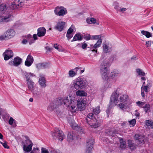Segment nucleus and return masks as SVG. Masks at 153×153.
<instances>
[{
	"mask_svg": "<svg viewBox=\"0 0 153 153\" xmlns=\"http://www.w3.org/2000/svg\"><path fill=\"white\" fill-rule=\"evenodd\" d=\"M64 104L66 107H70V110H73L75 108L76 103L74 98L69 96L67 97H60L55 102V108H57Z\"/></svg>",
	"mask_w": 153,
	"mask_h": 153,
	"instance_id": "f257e3e1",
	"label": "nucleus"
},
{
	"mask_svg": "<svg viewBox=\"0 0 153 153\" xmlns=\"http://www.w3.org/2000/svg\"><path fill=\"white\" fill-rule=\"evenodd\" d=\"M129 100V97L127 95L117 94L115 91L113 93L111 97L110 103H114L116 105L118 102H128Z\"/></svg>",
	"mask_w": 153,
	"mask_h": 153,
	"instance_id": "f03ea898",
	"label": "nucleus"
},
{
	"mask_svg": "<svg viewBox=\"0 0 153 153\" xmlns=\"http://www.w3.org/2000/svg\"><path fill=\"white\" fill-rule=\"evenodd\" d=\"M6 5L3 4L0 5V23H5L11 21L13 16L11 14L6 13Z\"/></svg>",
	"mask_w": 153,
	"mask_h": 153,
	"instance_id": "7ed1b4c3",
	"label": "nucleus"
},
{
	"mask_svg": "<svg viewBox=\"0 0 153 153\" xmlns=\"http://www.w3.org/2000/svg\"><path fill=\"white\" fill-rule=\"evenodd\" d=\"M93 116V113H89L87 115L86 120L92 128H96L100 126V124L97 119L94 117Z\"/></svg>",
	"mask_w": 153,
	"mask_h": 153,
	"instance_id": "20e7f679",
	"label": "nucleus"
},
{
	"mask_svg": "<svg viewBox=\"0 0 153 153\" xmlns=\"http://www.w3.org/2000/svg\"><path fill=\"white\" fill-rule=\"evenodd\" d=\"M109 63L106 60H104L102 62L100 67V71L102 75V78L104 80H107L108 79V68Z\"/></svg>",
	"mask_w": 153,
	"mask_h": 153,
	"instance_id": "39448f33",
	"label": "nucleus"
},
{
	"mask_svg": "<svg viewBox=\"0 0 153 153\" xmlns=\"http://www.w3.org/2000/svg\"><path fill=\"white\" fill-rule=\"evenodd\" d=\"M24 74L26 78L27 84L28 89L29 91H32L35 89L34 83L33 80L30 79V77H33L35 76L34 74L31 73H28L25 72Z\"/></svg>",
	"mask_w": 153,
	"mask_h": 153,
	"instance_id": "423d86ee",
	"label": "nucleus"
},
{
	"mask_svg": "<svg viewBox=\"0 0 153 153\" xmlns=\"http://www.w3.org/2000/svg\"><path fill=\"white\" fill-rule=\"evenodd\" d=\"M26 139L25 141H22V144L23 145V150L27 152H30L33 145V144L29 138L26 136Z\"/></svg>",
	"mask_w": 153,
	"mask_h": 153,
	"instance_id": "0eeeda50",
	"label": "nucleus"
},
{
	"mask_svg": "<svg viewBox=\"0 0 153 153\" xmlns=\"http://www.w3.org/2000/svg\"><path fill=\"white\" fill-rule=\"evenodd\" d=\"M73 85L74 87L76 90L79 88L82 89L84 88L85 86L83 79L79 77L76 79L74 82H73Z\"/></svg>",
	"mask_w": 153,
	"mask_h": 153,
	"instance_id": "6e6552de",
	"label": "nucleus"
},
{
	"mask_svg": "<svg viewBox=\"0 0 153 153\" xmlns=\"http://www.w3.org/2000/svg\"><path fill=\"white\" fill-rule=\"evenodd\" d=\"M52 136L53 138L57 139L61 141L65 137L62 131L57 128H56L54 132L52 133Z\"/></svg>",
	"mask_w": 153,
	"mask_h": 153,
	"instance_id": "1a4fd4ad",
	"label": "nucleus"
},
{
	"mask_svg": "<svg viewBox=\"0 0 153 153\" xmlns=\"http://www.w3.org/2000/svg\"><path fill=\"white\" fill-rule=\"evenodd\" d=\"M54 12L56 15L59 16H64L67 13V10H65L64 8L62 7H56Z\"/></svg>",
	"mask_w": 153,
	"mask_h": 153,
	"instance_id": "9d476101",
	"label": "nucleus"
},
{
	"mask_svg": "<svg viewBox=\"0 0 153 153\" xmlns=\"http://www.w3.org/2000/svg\"><path fill=\"white\" fill-rule=\"evenodd\" d=\"M13 3L10 6V8L13 10L19 8L24 5V3L22 0H15Z\"/></svg>",
	"mask_w": 153,
	"mask_h": 153,
	"instance_id": "9b49d317",
	"label": "nucleus"
},
{
	"mask_svg": "<svg viewBox=\"0 0 153 153\" xmlns=\"http://www.w3.org/2000/svg\"><path fill=\"white\" fill-rule=\"evenodd\" d=\"M77 106L79 111L83 110L85 109L86 104L85 100L80 99L77 101Z\"/></svg>",
	"mask_w": 153,
	"mask_h": 153,
	"instance_id": "f8f14e48",
	"label": "nucleus"
},
{
	"mask_svg": "<svg viewBox=\"0 0 153 153\" xmlns=\"http://www.w3.org/2000/svg\"><path fill=\"white\" fill-rule=\"evenodd\" d=\"M22 59L19 57L14 58L13 61H11L9 62V64L11 66L13 65L17 66L19 65L22 62Z\"/></svg>",
	"mask_w": 153,
	"mask_h": 153,
	"instance_id": "ddd939ff",
	"label": "nucleus"
},
{
	"mask_svg": "<svg viewBox=\"0 0 153 153\" xmlns=\"http://www.w3.org/2000/svg\"><path fill=\"white\" fill-rule=\"evenodd\" d=\"M3 55L4 59L7 60L13 56V53L11 50H7L4 53Z\"/></svg>",
	"mask_w": 153,
	"mask_h": 153,
	"instance_id": "4468645a",
	"label": "nucleus"
},
{
	"mask_svg": "<svg viewBox=\"0 0 153 153\" xmlns=\"http://www.w3.org/2000/svg\"><path fill=\"white\" fill-rule=\"evenodd\" d=\"M94 142V140L92 139H90L87 141L86 145L87 150L86 153H91L90 151L93 148Z\"/></svg>",
	"mask_w": 153,
	"mask_h": 153,
	"instance_id": "2eb2a0df",
	"label": "nucleus"
},
{
	"mask_svg": "<svg viewBox=\"0 0 153 153\" xmlns=\"http://www.w3.org/2000/svg\"><path fill=\"white\" fill-rule=\"evenodd\" d=\"M136 103L140 107L143 108L144 109V111L146 113H147L150 110V105L149 104H147L143 106L145 104V102L138 101Z\"/></svg>",
	"mask_w": 153,
	"mask_h": 153,
	"instance_id": "dca6fc26",
	"label": "nucleus"
},
{
	"mask_svg": "<svg viewBox=\"0 0 153 153\" xmlns=\"http://www.w3.org/2000/svg\"><path fill=\"white\" fill-rule=\"evenodd\" d=\"M134 139L136 142L139 144L144 143V137L138 134H136L134 137Z\"/></svg>",
	"mask_w": 153,
	"mask_h": 153,
	"instance_id": "f3484780",
	"label": "nucleus"
},
{
	"mask_svg": "<svg viewBox=\"0 0 153 153\" xmlns=\"http://www.w3.org/2000/svg\"><path fill=\"white\" fill-rule=\"evenodd\" d=\"M15 33L14 30L10 29L7 30L4 33L6 34V37L7 39H10L13 37L15 35Z\"/></svg>",
	"mask_w": 153,
	"mask_h": 153,
	"instance_id": "a211bd4d",
	"label": "nucleus"
},
{
	"mask_svg": "<svg viewBox=\"0 0 153 153\" xmlns=\"http://www.w3.org/2000/svg\"><path fill=\"white\" fill-rule=\"evenodd\" d=\"M33 57L30 55H29L25 62V65L28 67L30 66L33 63Z\"/></svg>",
	"mask_w": 153,
	"mask_h": 153,
	"instance_id": "6ab92c4d",
	"label": "nucleus"
},
{
	"mask_svg": "<svg viewBox=\"0 0 153 153\" xmlns=\"http://www.w3.org/2000/svg\"><path fill=\"white\" fill-rule=\"evenodd\" d=\"M46 32V29L43 27H40L37 30V36L40 37H41L45 36Z\"/></svg>",
	"mask_w": 153,
	"mask_h": 153,
	"instance_id": "aec40b11",
	"label": "nucleus"
},
{
	"mask_svg": "<svg viewBox=\"0 0 153 153\" xmlns=\"http://www.w3.org/2000/svg\"><path fill=\"white\" fill-rule=\"evenodd\" d=\"M65 24V23L64 22H58L55 26V28L59 31H62L63 30Z\"/></svg>",
	"mask_w": 153,
	"mask_h": 153,
	"instance_id": "412c9836",
	"label": "nucleus"
},
{
	"mask_svg": "<svg viewBox=\"0 0 153 153\" xmlns=\"http://www.w3.org/2000/svg\"><path fill=\"white\" fill-rule=\"evenodd\" d=\"M39 82L42 87L45 88L46 87V82L44 77L42 76H40L39 79Z\"/></svg>",
	"mask_w": 153,
	"mask_h": 153,
	"instance_id": "4be33fe9",
	"label": "nucleus"
},
{
	"mask_svg": "<svg viewBox=\"0 0 153 153\" xmlns=\"http://www.w3.org/2000/svg\"><path fill=\"white\" fill-rule=\"evenodd\" d=\"M149 88H147V86H142L141 88V94L143 97H144L145 96L144 91L146 93H147L149 91Z\"/></svg>",
	"mask_w": 153,
	"mask_h": 153,
	"instance_id": "5701e85b",
	"label": "nucleus"
},
{
	"mask_svg": "<svg viewBox=\"0 0 153 153\" xmlns=\"http://www.w3.org/2000/svg\"><path fill=\"white\" fill-rule=\"evenodd\" d=\"M76 94L78 96L85 97L87 96V93L84 91L79 90L76 92Z\"/></svg>",
	"mask_w": 153,
	"mask_h": 153,
	"instance_id": "b1692460",
	"label": "nucleus"
},
{
	"mask_svg": "<svg viewBox=\"0 0 153 153\" xmlns=\"http://www.w3.org/2000/svg\"><path fill=\"white\" fill-rule=\"evenodd\" d=\"M82 39L81 35L80 33H77L74 36L73 39L71 41V42L77 40L81 41Z\"/></svg>",
	"mask_w": 153,
	"mask_h": 153,
	"instance_id": "393cba45",
	"label": "nucleus"
},
{
	"mask_svg": "<svg viewBox=\"0 0 153 153\" xmlns=\"http://www.w3.org/2000/svg\"><path fill=\"white\" fill-rule=\"evenodd\" d=\"M145 124L149 128H153V122L151 120L145 121Z\"/></svg>",
	"mask_w": 153,
	"mask_h": 153,
	"instance_id": "a878e982",
	"label": "nucleus"
},
{
	"mask_svg": "<svg viewBox=\"0 0 153 153\" xmlns=\"http://www.w3.org/2000/svg\"><path fill=\"white\" fill-rule=\"evenodd\" d=\"M48 67V65L46 63H39L37 65V68L39 69L45 68Z\"/></svg>",
	"mask_w": 153,
	"mask_h": 153,
	"instance_id": "bb28decb",
	"label": "nucleus"
},
{
	"mask_svg": "<svg viewBox=\"0 0 153 153\" xmlns=\"http://www.w3.org/2000/svg\"><path fill=\"white\" fill-rule=\"evenodd\" d=\"M31 92H32L33 96L36 97H39L41 94V91L38 89L35 90L34 89Z\"/></svg>",
	"mask_w": 153,
	"mask_h": 153,
	"instance_id": "cd10ccee",
	"label": "nucleus"
},
{
	"mask_svg": "<svg viewBox=\"0 0 153 153\" xmlns=\"http://www.w3.org/2000/svg\"><path fill=\"white\" fill-rule=\"evenodd\" d=\"M86 21L88 23H90L91 22L93 24H96L97 25H99V22H97L96 19L93 18H91L90 19H87Z\"/></svg>",
	"mask_w": 153,
	"mask_h": 153,
	"instance_id": "c85d7f7f",
	"label": "nucleus"
},
{
	"mask_svg": "<svg viewBox=\"0 0 153 153\" xmlns=\"http://www.w3.org/2000/svg\"><path fill=\"white\" fill-rule=\"evenodd\" d=\"M128 146L130 148L131 150H133L136 148V146L134 143H132L131 140H128Z\"/></svg>",
	"mask_w": 153,
	"mask_h": 153,
	"instance_id": "c756f323",
	"label": "nucleus"
},
{
	"mask_svg": "<svg viewBox=\"0 0 153 153\" xmlns=\"http://www.w3.org/2000/svg\"><path fill=\"white\" fill-rule=\"evenodd\" d=\"M141 33L142 34L145 35L147 38H149L150 37H152V35L148 31L145 30H142L141 31Z\"/></svg>",
	"mask_w": 153,
	"mask_h": 153,
	"instance_id": "7c9ffc66",
	"label": "nucleus"
},
{
	"mask_svg": "<svg viewBox=\"0 0 153 153\" xmlns=\"http://www.w3.org/2000/svg\"><path fill=\"white\" fill-rule=\"evenodd\" d=\"M102 43V40L101 39H99L97 41V42L93 46V48L96 49L100 46Z\"/></svg>",
	"mask_w": 153,
	"mask_h": 153,
	"instance_id": "2f4dec72",
	"label": "nucleus"
},
{
	"mask_svg": "<svg viewBox=\"0 0 153 153\" xmlns=\"http://www.w3.org/2000/svg\"><path fill=\"white\" fill-rule=\"evenodd\" d=\"M120 148L122 149H125L126 147V142L125 141H123L122 139H120Z\"/></svg>",
	"mask_w": 153,
	"mask_h": 153,
	"instance_id": "473e14b6",
	"label": "nucleus"
},
{
	"mask_svg": "<svg viewBox=\"0 0 153 153\" xmlns=\"http://www.w3.org/2000/svg\"><path fill=\"white\" fill-rule=\"evenodd\" d=\"M73 133V132H70L68 134L67 137V140L68 141H71L72 140L74 139Z\"/></svg>",
	"mask_w": 153,
	"mask_h": 153,
	"instance_id": "72a5a7b5",
	"label": "nucleus"
},
{
	"mask_svg": "<svg viewBox=\"0 0 153 153\" xmlns=\"http://www.w3.org/2000/svg\"><path fill=\"white\" fill-rule=\"evenodd\" d=\"M128 103V102H123L119 104L118 105V106L121 109L123 110L124 109L126 108V105Z\"/></svg>",
	"mask_w": 153,
	"mask_h": 153,
	"instance_id": "f704fd0d",
	"label": "nucleus"
},
{
	"mask_svg": "<svg viewBox=\"0 0 153 153\" xmlns=\"http://www.w3.org/2000/svg\"><path fill=\"white\" fill-rule=\"evenodd\" d=\"M37 35L36 34H35L33 35V39L32 38L30 41L29 42V44L31 45L34 42V41L36 40H37L38 39L37 38Z\"/></svg>",
	"mask_w": 153,
	"mask_h": 153,
	"instance_id": "c9c22d12",
	"label": "nucleus"
},
{
	"mask_svg": "<svg viewBox=\"0 0 153 153\" xmlns=\"http://www.w3.org/2000/svg\"><path fill=\"white\" fill-rule=\"evenodd\" d=\"M107 134L109 135L112 136H114L115 134H116L118 133L117 131H115L114 132L112 130H110L107 131L106 132Z\"/></svg>",
	"mask_w": 153,
	"mask_h": 153,
	"instance_id": "e433bc0d",
	"label": "nucleus"
},
{
	"mask_svg": "<svg viewBox=\"0 0 153 153\" xmlns=\"http://www.w3.org/2000/svg\"><path fill=\"white\" fill-rule=\"evenodd\" d=\"M103 50L105 53H107L109 51H108V46L105 44H103Z\"/></svg>",
	"mask_w": 153,
	"mask_h": 153,
	"instance_id": "4c0bfd02",
	"label": "nucleus"
},
{
	"mask_svg": "<svg viewBox=\"0 0 153 153\" xmlns=\"http://www.w3.org/2000/svg\"><path fill=\"white\" fill-rule=\"evenodd\" d=\"M69 77H73L76 74V72L73 70H70L68 72Z\"/></svg>",
	"mask_w": 153,
	"mask_h": 153,
	"instance_id": "58836bf2",
	"label": "nucleus"
},
{
	"mask_svg": "<svg viewBox=\"0 0 153 153\" xmlns=\"http://www.w3.org/2000/svg\"><path fill=\"white\" fill-rule=\"evenodd\" d=\"M2 117L4 121L5 122H6L8 119L10 117V116L8 114H5L2 115Z\"/></svg>",
	"mask_w": 153,
	"mask_h": 153,
	"instance_id": "ea45409f",
	"label": "nucleus"
},
{
	"mask_svg": "<svg viewBox=\"0 0 153 153\" xmlns=\"http://www.w3.org/2000/svg\"><path fill=\"white\" fill-rule=\"evenodd\" d=\"M100 106H98L93 110V111L95 114H98L100 112Z\"/></svg>",
	"mask_w": 153,
	"mask_h": 153,
	"instance_id": "a19ab883",
	"label": "nucleus"
},
{
	"mask_svg": "<svg viewBox=\"0 0 153 153\" xmlns=\"http://www.w3.org/2000/svg\"><path fill=\"white\" fill-rule=\"evenodd\" d=\"M136 72L138 73L139 75H141L142 76H144L145 75V73L142 71L140 69H137L136 70Z\"/></svg>",
	"mask_w": 153,
	"mask_h": 153,
	"instance_id": "79ce46f5",
	"label": "nucleus"
},
{
	"mask_svg": "<svg viewBox=\"0 0 153 153\" xmlns=\"http://www.w3.org/2000/svg\"><path fill=\"white\" fill-rule=\"evenodd\" d=\"M50 153H62L59 150L51 148L50 150Z\"/></svg>",
	"mask_w": 153,
	"mask_h": 153,
	"instance_id": "37998d69",
	"label": "nucleus"
},
{
	"mask_svg": "<svg viewBox=\"0 0 153 153\" xmlns=\"http://www.w3.org/2000/svg\"><path fill=\"white\" fill-rule=\"evenodd\" d=\"M119 74V73L115 71L112 72L110 75V76L112 78H114V77L117 76Z\"/></svg>",
	"mask_w": 153,
	"mask_h": 153,
	"instance_id": "c03bdc74",
	"label": "nucleus"
},
{
	"mask_svg": "<svg viewBox=\"0 0 153 153\" xmlns=\"http://www.w3.org/2000/svg\"><path fill=\"white\" fill-rule=\"evenodd\" d=\"M114 8L115 9H117V10L122 12H123L126 10V8H120L119 7L117 6L115 7Z\"/></svg>",
	"mask_w": 153,
	"mask_h": 153,
	"instance_id": "a18cd8bd",
	"label": "nucleus"
},
{
	"mask_svg": "<svg viewBox=\"0 0 153 153\" xmlns=\"http://www.w3.org/2000/svg\"><path fill=\"white\" fill-rule=\"evenodd\" d=\"M136 121L135 119L132 120L130 121H129V123L130 125H132V126H134L136 123Z\"/></svg>",
	"mask_w": 153,
	"mask_h": 153,
	"instance_id": "49530a36",
	"label": "nucleus"
},
{
	"mask_svg": "<svg viewBox=\"0 0 153 153\" xmlns=\"http://www.w3.org/2000/svg\"><path fill=\"white\" fill-rule=\"evenodd\" d=\"M73 26L72 25L71 27L68 29L67 31V33L68 34H72V33L73 32L74 30L73 29Z\"/></svg>",
	"mask_w": 153,
	"mask_h": 153,
	"instance_id": "de8ad7c7",
	"label": "nucleus"
},
{
	"mask_svg": "<svg viewBox=\"0 0 153 153\" xmlns=\"http://www.w3.org/2000/svg\"><path fill=\"white\" fill-rule=\"evenodd\" d=\"M101 36L100 35H95L93 36L91 38V39H101Z\"/></svg>",
	"mask_w": 153,
	"mask_h": 153,
	"instance_id": "09e8293b",
	"label": "nucleus"
},
{
	"mask_svg": "<svg viewBox=\"0 0 153 153\" xmlns=\"http://www.w3.org/2000/svg\"><path fill=\"white\" fill-rule=\"evenodd\" d=\"M15 121H16L13 118V117H11L8 121V123L10 125H12L13 124V122L15 123Z\"/></svg>",
	"mask_w": 153,
	"mask_h": 153,
	"instance_id": "8fccbe9b",
	"label": "nucleus"
},
{
	"mask_svg": "<svg viewBox=\"0 0 153 153\" xmlns=\"http://www.w3.org/2000/svg\"><path fill=\"white\" fill-rule=\"evenodd\" d=\"M39 151V149L38 148H34L32 150V151L30 152V153H38V152Z\"/></svg>",
	"mask_w": 153,
	"mask_h": 153,
	"instance_id": "3c124183",
	"label": "nucleus"
},
{
	"mask_svg": "<svg viewBox=\"0 0 153 153\" xmlns=\"http://www.w3.org/2000/svg\"><path fill=\"white\" fill-rule=\"evenodd\" d=\"M41 153H50V151L49 152L46 148H42Z\"/></svg>",
	"mask_w": 153,
	"mask_h": 153,
	"instance_id": "603ef678",
	"label": "nucleus"
},
{
	"mask_svg": "<svg viewBox=\"0 0 153 153\" xmlns=\"http://www.w3.org/2000/svg\"><path fill=\"white\" fill-rule=\"evenodd\" d=\"M0 143L3 145L4 147L6 149H8L9 148V146L7 145V143L6 142L4 143L2 142L1 141H0Z\"/></svg>",
	"mask_w": 153,
	"mask_h": 153,
	"instance_id": "864d4df0",
	"label": "nucleus"
},
{
	"mask_svg": "<svg viewBox=\"0 0 153 153\" xmlns=\"http://www.w3.org/2000/svg\"><path fill=\"white\" fill-rule=\"evenodd\" d=\"M25 37L27 39V40L28 41H29V42L32 39V36L30 34L27 35V36H25Z\"/></svg>",
	"mask_w": 153,
	"mask_h": 153,
	"instance_id": "5fc2aeb1",
	"label": "nucleus"
},
{
	"mask_svg": "<svg viewBox=\"0 0 153 153\" xmlns=\"http://www.w3.org/2000/svg\"><path fill=\"white\" fill-rule=\"evenodd\" d=\"M73 36L72 34H68L67 33L66 35V36L68 38V39L69 40L70 39L72 38Z\"/></svg>",
	"mask_w": 153,
	"mask_h": 153,
	"instance_id": "6e6d98bb",
	"label": "nucleus"
},
{
	"mask_svg": "<svg viewBox=\"0 0 153 153\" xmlns=\"http://www.w3.org/2000/svg\"><path fill=\"white\" fill-rule=\"evenodd\" d=\"M6 39H7L6 37V34H4V35L0 36V40H3Z\"/></svg>",
	"mask_w": 153,
	"mask_h": 153,
	"instance_id": "4d7b16f0",
	"label": "nucleus"
},
{
	"mask_svg": "<svg viewBox=\"0 0 153 153\" xmlns=\"http://www.w3.org/2000/svg\"><path fill=\"white\" fill-rule=\"evenodd\" d=\"M84 38L86 39V40H89L91 38L90 35L89 34H87L86 36H84Z\"/></svg>",
	"mask_w": 153,
	"mask_h": 153,
	"instance_id": "13d9d810",
	"label": "nucleus"
},
{
	"mask_svg": "<svg viewBox=\"0 0 153 153\" xmlns=\"http://www.w3.org/2000/svg\"><path fill=\"white\" fill-rule=\"evenodd\" d=\"M151 41H148V42H146V46L147 47H148L150 46H151Z\"/></svg>",
	"mask_w": 153,
	"mask_h": 153,
	"instance_id": "bf43d9fd",
	"label": "nucleus"
},
{
	"mask_svg": "<svg viewBox=\"0 0 153 153\" xmlns=\"http://www.w3.org/2000/svg\"><path fill=\"white\" fill-rule=\"evenodd\" d=\"M28 41L26 39H23L22 41V43L23 44H25Z\"/></svg>",
	"mask_w": 153,
	"mask_h": 153,
	"instance_id": "052dcab7",
	"label": "nucleus"
},
{
	"mask_svg": "<svg viewBox=\"0 0 153 153\" xmlns=\"http://www.w3.org/2000/svg\"><path fill=\"white\" fill-rule=\"evenodd\" d=\"M87 45L86 43H84L82 45V48L83 49H84L86 48V47H87Z\"/></svg>",
	"mask_w": 153,
	"mask_h": 153,
	"instance_id": "680f3d73",
	"label": "nucleus"
},
{
	"mask_svg": "<svg viewBox=\"0 0 153 153\" xmlns=\"http://www.w3.org/2000/svg\"><path fill=\"white\" fill-rule=\"evenodd\" d=\"M146 86H147V88L149 89V88L151 87L152 85L150 83H148L146 85H145Z\"/></svg>",
	"mask_w": 153,
	"mask_h": 153,
	"instance_id": "e2e57ef3",
	"label": "nucleus"
},
{
	"mask_svg": "<svg viewBox=\"0 0 153 153\" xmlns=\"http://www.w3.org/2000/svg\"><path fill=\"white\" fill-rule=\"evenodd\" d=\"M45 48L47 51H51L52 49V48H51L48 47H46Z\"/></svg>",
	"mask_w": 153,
	"mask_h": 153,
	"instance_id": "0e129e2a",
	"label": "nucleus"
},
{
	"mask_svg": "<svg viewBox=\"0 0 153 153\" xmlns=\"http://www.w3.org/2000/svg\"><path fill=\"white\" fill-rule=\"evenodd\" d=\"M54 47L56 49H58V45L57 44H54Z\"/></svg>",
	"mask_w": 153,
	"mask_h": 153,
	"instance_id": "69168bd1",
	"label": "nucleus"
},
{
	"mask_svg": "<svg viewBox=\"0 0 153 153\" xmlns=\"http://www.w3.org/2000/svg\"><path fill=\"white\" fill-rule=\"evenodd\" d=\"M80 68V67H76L75 68V72H76V74H77V72L78 71V70Z\"/></svg>",
	"mask_w": 153,
	"mask_h": 153,
	"instance_id": "338daca9",
	"label": "nucleus"
},
{
	"mask_svg": "<svg viewBox=\"0 0 153 153\" xmlns=\"http://www.w3.org/2000/svg\"><path fill=\"white\" fill-rule=\"evenodd\" d=\"M131 59L132 60H136L137 58L136 56H134L131 58Z\"/></svg>",
	"mask_w": 153,
	"mask_h": 153,
	"instance_id": "774afa93",
	"label": "nucleus"
}]
</instances>
